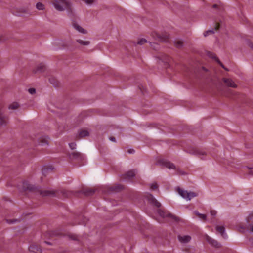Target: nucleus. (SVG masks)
<instances>
[{
	"label": "nucleus",
	"mask_w": 253,
	"mask_h": 253,
	"mask_svg": "<svg viewBox=\"0 0 253 253\" xmlns=\"http://www.w3.org/2000/svg\"><path fill=\"white\" fill-rule=\"evenodd\" d=\"M240 228H241V229L243 230V231H242L243 232L246 230V228L244 226H241V227H240Z\"/></svg>",
	"instance_id": "obj_46"
},
{
	"label": "nucleus",
	"mask_w": 253,
	"mask_h": 253,
	"mask_svg": "<svg viewBox=\"0 0 253 253\" xmlns=\"http://www.w3.org/2000/svg\"><path fill=\"white\" fill-rule=\"evenodd\" d=\"M251 48L253 49V45L251 46Z\"/></svg>",
	"instance_id": "obj_54"
},
{
	"label": "nucleus",
	"mask_w": 253,
	"mask_h": 253,
	"mask_svg": "<svg viewBox=\"0 0 253 253\" xmlns=\"http://www.w3.org/2000/svg\"><path fill=\"white\" fill-rule=\"evenodd\" d=\"M136 173V170L132 169L128 171L125 174L122 175V178L124 179H131L135 176Z\"/></svg>",
	"instance_id": "obj_9"
},
{
	"label": "nucleus",
	"mask_w": 253,
	"mask_h": 253,
	"mask_svg": "<svg viewBox=\"0 0 253 253\" xmlns=\"http://www.w3.org/2000/svg\"><path fill=\"white\" fill-rule=\"evenodd\" d=\"M89 135V132L86 130H82L79 132V138H82Z\"/></svg>",
	"instance_id": "obj_21"
},
{
	"label": "nucleus",
	"mask_w": 253,
	"mask_h": 253,
	"mask_svg": "<svg viewBox=\"0 0 253 253\" xmlns=\"http://www.w3.org/2000/svg\"><path fill=\"white\" fill-rule=\"evenodd\" d=\"M70 237L72 238L73 240H76L77 237L76 235H71L70 236Z\"/></svg>",
	"instance_id": "obj_44"
},
{
	"label": "nucleus",
	"mask_w": 253,
	"mask_h": 253,
	"mask_svg": "<svg viewBox=\"0 0 253 253\" xmlns=\"http://www.w3.org/2000/svg\"><path fill=\"white\" fill-rule=\"evenodd\" d=\"M77 42L81 45L87 46L88 45L90 42L89 41H84L81 39H78L76 40Z\"/></svg>",
	"instance_id": "obj_22"
},
{
	"label": "nucleus",
	"mask_w": 253,
	"mask_h": 253,
	"mask_svg": "<svg viewBox=\"0 0 253 253\" xmlns=\"http://www.w3.org/2000/svg\"><path fill=\"white\" fill-rule=\"evenodd\" d=\"M216 213H217L216 211H215L214 210H211V214L212 216H215L216 214Z\"/></svg>",
	"instance_id": "obj_39"
},
{
	"label": "nucleus",
	"mask_w": 253,
	"mask_h": 253,
	"mask_svg": "<svg viewBox=\"0 0 253 253\" xmlns=\"http://www.w3.org/2000/svg\"><path fill=\"white\" fill-rule=\"evenodd\" d=\"M249 174H250V175H253V172L251 171L249 172Z\"/></svg>",
	"instance_id": "obj_49"
},
{
	"label": "nucleus",
	"mask_w": 253,
	"mask_h": 253,
	"mask_svg": "<svg viewBox=\"0 0 253 253\" xmlns=\"http://www.w3.org/2000/svg\"><path fill=\"white\" fill-rule=\"evenodd\" d=\"M69 158L71 160L82 161L84 159V155L79 152L74 151L68 154Z\"/></svg>",
	"instance_id": "obj_5"
},
{
	"label": "nucleus",
	"mask_w": 253,
	"mask_h": 253,
	"mask_svg": "<svg viewBox=\"0 0 253 253\" xmlns=\"http://www.w3.org/2000/svg\"><path fill=\"white\" fill-rule=\"evenodd\" d=\"M183 42L180 41H178L175 42V46L178 48H180V47H182L183 45Z\"/></svg>",
	"instance_id": "obj_33"
},
{
	"label": "nucleus",
	"mask_w": 253,
	"mask_h": 253,
	"mask_svg": "<svg viewBox=\"0 0 253 253\" xmlns=\"http://www.w3.org/2000/svg\"><path fill=\"white\" fill-rule=\"evenodd\" d=\"M219 24H216V26H215V30H217V29H218V28H219Z\"/></svg>",
	"instance_id": "obj_45"
},
{
	"label": "nucleus",
	"mask_w": 253,
	"mask_h": 253,
	"mask_svg": "<svg viewBox=\"0 0 253 253\" xmlns=\"http://www.w3.org/2000/svg\"><path fill=\"white\" fill-rule=\"evenodd\" d=\"M146 42H147V40L145 39L142 38L138 41L137 44L139 45H143Z\"/></svg>",
	"instance_id": "obj_31"
},
{
	"label": "nucleus",
	"mask_w": 253,
	"mask_h": 253,
	"mask_svg": "<svg viewBox=\"0 0 253 253\" xmlns=\"http://www.w3.org/2000/svg\"><path fill=\"white\" fill-rule=\"evenodd\" d=\"M177 172H178V173L179 174H181V175H185V174H186V173L185 172L182 171L181 170H178Z\"/></svg>",
	"instance_id": "obj_42"
},
{
	"label": "nucleus",
	"mask_w": 253,
	"mask_h": 253,
	"mask_svg": "<svg viewBox=\"0 0 253 253\" xmlns=\"http://www.w3.org/2000/svg\"><path fill=\"white\" fill-rule=\"evenodd\" d=\"M123 188V187L122 185L120 184H116L114 186H113L110 188V190L111 191L114 192H119L121 190H122Z\"/></svg>",
	"instance_id": "obj_19"
},
{
	"label": "nucleus",
	"mask_w": 253,
	"mask_h": 253,
	"mask_svg": "<svg viewBox=\"0 0 253 253\" xmlns=\"http://www.w3.org/2000/svg\"><path fill=\"white\" fill-rule=\"evenodd\" d=\"M205 239L206 241L211 246L215 248H220L221 246V244L217 242V241L211 238L208 235H206Z\"/></svg>",
	"instance_id": "obj_7"
},
{
	"label": "nucleus",
	"mask_w": 253,
	"mask_h": 253,
	"mask_svg": "<svg viewBox=\"0 0 253 253\" xmlns=\"http://www.w3.org/2000/svg\"><path fill=\"white\" fill-rule=\"evenodd\" d=\"M48 140L45 138H41L39 140V144L43 146V145L48 144Z\"/></svg>",
	"instance_id": "obj_25"
},
{
	"label": "nucleus",
	"mask_w": 253,
	"mask_h": 253,
	"mask_svg": "<svg viewBox=\"0 0 253 253\" xmlns=\"http://www.w3.org/2000/svg\"><path fill=\"white\" fill-rule=\"evenodd\" d=\"M178 239L180 242L183 243H186L191 240V237L189 235H185L183 236L178 235Z\"/></svg>",
	"instance_id": "obj_16"
},
{
	"label": "nucleus",
	"mask_w": 253,
	"mask_h": 253,
	"mask_svg": "<svg viewBox=\"0 0 253 253\" xmlns=\"http://www.w3.org/2000/svg\"><path fill=\"white\" fill-rule=\"evenodd\" d=\"M214 33V30H208V31H205L204 33V36L205 37H206L209 34H213Z\"/></svg>",
	"instance_id": "obj_32"
},
{
	"label": "nucleus",
	"mask_w": 253,
	"mask_h": 253,
	"mask_svg": "<svg viewBox=\"0 0 253 253\" xmlns=\"http://www.w3.org/2000/svg\"><path fill=\"white\" fill-rule=\"evenodd\" d=\"M217 7V4H214V5H213V8H216V7Z\"/></svg>",
	"instance_id": "obj_50"
},
{
	"label": "nucleus",
	"mask_w": 253,
	"mask_h": 253,
	"mask_svg": "<svg viewBox=\"0 0 253 253\" xmlns=\"http://www.w3.org/2000/svg\"><path fill=\"white\" fill-rule=\"evenodd\" d=\"M224 69L226 71H229V70L226 68H225V69Z\"/></svg>",
	"instance_id": "obj_52"
},
{
	"label": "nucleus",
	"mask_w": 253,
	"mask_h": 253,
	"mask_svg": "<svg viewBox=\"0 0 253 253\" xmlns=\"http://www.w3.org/2000/svg\"><path fill=\"white\" fill-rule=\"evenodd\" d=\"M45 243H47V244H49V245H50V244H51L50 243H49V242H46V241H45Z\"/></svg>",
	"instance_id": "obj_51"
},
{
	"label": "nucleus",
	"mask_w": 253,
	"mask_h": 253,
	"mask_svg": "<svg viewBox=\"0 0 253 253\" xmlns=\"http://www.w3.org/2000/svg\"><path fill=\"white\" fill-rule=\"evenodd\" d=\"M177 191L178 194L183 198L186 199L187 198L188 192L186 190H184L180 188H178Z\"/></svg>",
	"instance_id": "obj_18"
},
{
	"label": "nucleus",
	"mask_w": 253,
	"mask_h": 253,
	"mask_svg": "<svg viewBox=\"0 0 253 253\" xmlns=\"http://www.w3.org/2000/svg\"><path fill=\"white\" fill-rule=\"evenodd\" d=\"M6 221L9 224H13L15 222H19L20 221L19 219H7Z\"/></svg>",
	"instance_id": "obj_29"
},
{
	"label": "nucleus",
	"mask_w": 253,
	"mask_h": 253,
	"mask_svg": "<svg viewBox=\"0 0 253 253\" xmlns=\"http://www.w3.org/2000/svg\"><path fill=\"white\" fill-rule=\"evenodd\" d=\"M49 81H50V82L51 84H53V85H54L55 86H57V84H55L53 82V81H54V79H49Z\"/></svg>",
	"instance_id": "obj_41"
},
{
	"label": "nucleus",
	"mask_w": 253,
	"mask_h": 253,
	"mask_svg": "<svg viewBox=\"0 0 253 253\" xmlns=\"http://www.w3.org/2000/svg\"><path fill=\"white\" fill-rule=\"evenodd\" d=\"M157 212L159 215L163 218L168 217L171 218L172 219L175 221H178L179 220V218L176 216L172 214L171 213L165 211L161 209H158L157 210Z\"/></svg>",
	"instance_id": "obj_4"
},
{
	"label": "nucleus",
	"mask_w": 253,
	"mask_h": 253,
	"mask_svg": "<svg viewBox=\"0 0 253 253\" xmlns=\"http://www.w3.org/2000/svg\"><path fill=\"white\" fill-rule=\"evenodd\" d=\"M22 188L24 191L29 190L30 191H37L43 197L54 196L56 191L53 190H40L35 186L30 184L28 182L24 181L22 184Z\"/></svg>",
	"instance_id": "obj_1"
},
{
	"label": "nucleus",
	"mask_w": 253,
	"mask_h": 253,
	"mask_svg": "<svg viewBox=\"0 0 253 253\" xmlns=\"http://www.w3.org/2000/svg\"><path fill=\"white\" fill-rule=\"evenodd\" d=\"M36 8L39 10H42L44 9V5L42 3L38 2L36 4Z\"/></svg>",
	"instance_id": "obj_26"
},
{
	"label": "nucleus",
	"mask_w": 253,
	"mask_h": 253,
	"mask_svg": "<svg viewBox=\"0 0 253 253\" xmlns=\"http://www.w3.org/2000/svg\"><path fill=\"white\" fill-rule=\"evenodd\" d=\"M215 228L217 231L218 232L221 234V235L223 238H227V236L225 233V229L224 226H216Z\"/></svg>",
	"instance_id": "obj_13"
},
{
	"label": "nucleus",
	"mask_w": 253,
	"mask_h": 253,
	"mask_svg": "<svg viewBox=\"0 0 253 253\" xmlns=\"http://www.w3.org/2000/svg\"><path fill=\"white\" fill-rule=\"evenodd\" d=\"M150 188L152 190H155L158 188V185L156 182H154L151 184H150Z\"/></svg>",
	"instance_id": "obj_30"
},
{
	"label": "nucleus",
	"mask_w": 253,
	"mask_h": 253,
	"mask_svg": "<svg viewBox=\"0 0 253 253\" xmlns=\"http://www.w3.org/2000/svg\"><path fill=\"white\" fill-rule=\"evenodd\" d=\"M28 91L30 94H33L36 92V90L34 88H30L28 89Z\"/></svg>",
	"instance_id": "obj_37"
},
{
	"label": "nucleus",
	"mask_w": 253,
	"mask_h": 253,
	"mask_svg": "<svg viewBox=\"0 0 253 253\" xmlns=\"http://www.w3.org/2000/svg\"><path fill=\"white\" fill-rule=\"evenodd\" d=\"M208 55L210 57L212 58V59H215L216 61H217V59H218L215 55V54L214 53H209L208 54Z\"/></svg>",
	"instance_id": "obj_34"
},
{
	"label": "nucleus",
	"mask_w": 253,
	"mask_h": 253,
	"mask_svg": "<svg viewBox=\"0 0 253 253\" xmlns=\"http://www.w3.org/2000/svg\"><path fill=\"white\" fill-rule=\"evenodd\" d=\"M146 198L148 200V201L153 205L156 206L157 208H159L161 207V203L154 197L152 194L150 193L147 194Z\"/></svg>",
	"instance_id": "obj_6"
},
{
	"label": "nucleus",
	"mask_w": 253,
	"mask_h": 253,
	"mask_svg": "<svg viewBox=\"0 0 253 253\" xmlns=\"http://www.w3.org/2000/svg\"><path fill=\"white\" fill-rule=\"evenodd\" d=\"M127 152L129 153H134L135 151L134 149H129Z\"/></svg>",
	"instance_id": "obj_43"
},
{
	"label": "nucleus",
	"mask_w": 253,
	"mask_h": 253,
	"mask_svg": "<svg viewBox=\"0 0 253 253\" xmlns=\"http://www.w3.org/2000/svg\"><path fill=\"white\" fill-rule=\"evenodd\" d=\"M69 145L70 148L72 150H74L76 148V144L74 142H73V143H69Z\"/></svg>",
	"instance_id": "obj_35"
},
{
	"label": "nucleus",
	"mask_w": 253,
	"mask_h": 253,
	"mask_svg": "<svg viewBox=\"0 0 253 253\" xmlns=\"http://www.w3.org/2000/svg\"><path fill=\"white\" fill-rule=\"evenodd\" d=\"M1 108H0V125L5 126L7 123L8 117L4 114Z\"/></svg>",
	"instance_id": "obj_8"
},
{
	"label": "nucleus",
	"mask_w": 253,
	"mask_h": 253,
	"mask_svg": "<svg viewBox=\"0 0 253 253\" xmlns=\"http://www.w3.org/2000/svg\"><path fill=\"white\" fill-rule=\"evenodd\" d=\"M194 212L199 217H200L202 219H203L204 220H206V218H207L206 215L203 214H201V213H199L197 211H195Z\"/></svg>",
	"instance_id": "obj_27"
},
{
	"label": "nucleus",
	"mask_w": 253,
	"mask_h": 253,
	"mask_svg": "<svg viewBox=\"0 0 253 253\" xmlns=\"http://www.w3.org/2000/svg\"><path fill=\"white\" fill-rule=\"evenodd\" d=\"M250 241L251 244L253 245V238L250 239Z\"/></svg>",
	"instance_id": "obj_47"
},
{
	"label": "nucleus",
	"mask_w": 253,
	"mask_h": 253,
	"mask_svg": "<svg viewBox=\"0 0 253 253\" xmlns=\"http://www.w3.org/2000/svg\"><path fill=\"white\" fill-rule=\"evenodd\" d=\"M197 196V194L194 192H188L187 198L186 200H190L192 198L195 197Z\"/></svg>",
	"instance_id": "obj_23"
},
{
	"label": "nucleus",
	"mask_w": 253,
	"mask_h": 253,
	"mask_svg": "<svg viewBox=\"0 0 253 253\" xmlns=\"http://www.w3.org/2000/svg\"><path fill=\"white\" fill-rule=\"evenodd\" d=\"M248 169H251L252 168H251L248 167Z\"/></svg>",
	"instance_id": "obj_53"
},
{
	"label": "nucleus",
	"mask_w": 253,
	"mask_h": 253,
	"mask_svg": "<svg viewBox=\"0 0 253 253\" xmlns=\"http://www.w3.org/2000/svg\"><path fill=\"white\" fill-rule=\"evenodd\" d=\"M157 37L160 41L165 42L169 39V35L166 33L162 34H158Z\"/></svg>",
	"instance_id": "obj_17"
},
{
	"label": "nucleus",
	"mask_w": 253,
	"mask_h": 253,
	"mask_svg": "<svg viewBox=\"0 0 253 253\" xmlns=\"http://www.w3.org/2000/svg\"><path fill=\"white\" fill-rule=\"evenodd\" d=\"M51 3L57 10L62 11L67 9L71 14L72 13L71 3L69 0H52Z\"/></svg>",
	"instance_id": "obj_2"
},
{
	"label": "nucleus",
	"mask_w": 253,
	"mask_h": 253,
	"mask_svg": "<svg viewBox=\"0 0 253 253\" xmlns=\"http://www.w3.org/2000/svg\"><path fill=\"white\" fill-rule=\"evenodd\" d=\"M186 152L190 155L198 156L201 159H203L204 158L203 157V156H205L207 154L206 152L194 148H188L186 150Z\"/></svg>",
	"instance_id": "obj_3"
},
{
	"label": "nucleus",
	"mask_w": 253,
	"mask_h": 253,
	"mask_svg": "<svg viewBox=\"0 0 253 253\" xmlns=\"http://www.w3.org/2000/svg\"><path fill=\"white\" fill-rule=\"evenodd\" d=\"M159 163L163 166L169 168V169H175V167L174 166V165L171 163L169 161H168L167 160H161V161H160Z\"/></svg>",
	"instance_id": "obj_11"
},
{
	"label": "nucleus",
	"mask_w": 253,
	"mask_h": 253,
	"mask_svg": "<svg viewBox=\"0 0 253 253\" xmlns=\"http://www.w3.org/2000/svg\"><path fill=\"white\" fill-rule=\"evenodd\" d=\"M223 81L224 82V83L226 84L227 86L236 88L237 87V85L234 83V82L230 79H227V78H223Z\"/></svg>",
	"instance_id": "obj_14"
},
{
	"label": "nucleus",
	"mask_w": 253,
	"mask_h": 253,
	"mask_svg": "<svg viewBox=\"0 0 253 253\" xmlns=\"http://www.w3.org/2000/svg\"><path fill=\"white\" fill-rule=\"evenodd\" d=\"M19 105L16 102H13L9 105L8 108L9 109L15 110L18 108Z\"/></svg>",
	"instance_id": "obj_24"
},
{
	"label": "nucleus",
	"mask_w": 253,
	"mask_h": 253,
	"mask_svg": "<svg viewBox=\"0 0 253 253\" xmlns=\"http://www.w3.org/2000/svg\"><path fill=\"white\" fill-rule=\"evenodd\" d=\"M83 0L87 4H91L94 2V0Z\"/></svg>",
	"instance_id": "obj_36"
},
{
	"label": "nucleus",
	"mask_w": 253,
	"mask_h": 253,
	"mask_svg": "<svg viewBox=\"0 0 253 253\" xmlns=\"http://www.w3.org/2000/svg\"><path fill=\"white\" fill-rule=\"evenodd\" d=\"M46 70V67L42 63L40 64L37 67L33 70L34 73H42Z\"/></svg>",
	"instance_id": "obj_15"
},
{
	"label": "nucleus",
	"mask_w": 253,
	"mask_h": 253,
	"mask_svg": "<svg viewBox=\"0 0 253 253\" xmlns=\"http://www.w3.org/2000/svg\"><path fill=\"white\" fill-rule=\"evenodd\" d=\"M250 230L252 232H253V225L251 227Z\"/></svg>",
	"instance_id": "obj_48"
},
{
	"label": "nucleus",
	"mask_w": 253,
	"mask_h": 253,
	"mask_svg": "<svg viewBox=\"0 0 253 253\" xmlns=\"http://www.w3.org/2000/svg\"><path fill=\"white\" fill-rule=\"evenodd\" d=\"M217 62L219 64V65L222 68H223V69H225V67L224 66V65L222 63V62L218 59H217Z\"/></svg>",
	"instance_id": "obj_38"
},
{
	"label": "nucleus",
	"mask_w": 253,
	"mask_h": 253,
	"mask_svg": "<svg viewBox=\"0 0 253 253\" xmlns=\"http://www.w3.org/2000/svg\"><path fill=\"white\" fill-rule=\"evenodd\" d=\"M29 250L30 251L34 252L35 253H42V252L41 248L36 244L31 245L29 247Z\"/></svg>",
	"instance_id": "obj_12"
},
{
	"label": "nucleus",
	"mask_w": 253,
	"mask_h": 253,
	"mask_svg": "<svg viewBox=\"0 0 253 253\" xmlns=\"http://www.w3.org/2000/svg\"><path fill=\"white\" fill-rule=\"evenodd\" d=\"M53 168L51 167H44L43 168L42 171L43 174H45L49 170H52Z\"/></svg>",
	"instance_id": "obj_28"
},
{
	"label": "nucleus",
	"mask_w": 253,
	"mask_h": 253,
	"mask_svg": "<svg viewBox=\"0 0 253 253\" xmlns=\"http://www.w3.org/2000/svg\"><path fill=\"white\" fill-rule=\"evenodd\" d=\"M95 189L90 188H83L81 192L84 194L85 196H89L92 195L95 193Z\"/></svg>",
	"instance_id": "obj_10"
},
{
	"label": "nucleus",
	"mask_w": 253,
	"mask_h": 253,
	"mask_svg": "<svg viewBox=\"0 0 253 253\" xmlns=\"http://www.w3.org/2000/svg\"><path fill=\"white\" fill-rule=\"evenodd\" d=\"M109 139H110V140H111L112 142H116L115 138L114 137H113V136L110 137H109Z\"/></svg>",
	"instance_id": "obj_40"
},
{
	"label": "nucleus",
	"mask_w": 253,
	"mask_h": 253,
	"mask_svg": "<svg viewBox=\"0 0 253 253\" xmlns=\"http://www.w3.org/2000/svg\"><path fill=\"white\" fill-rule=\"evenodd\" d=\"M74 27L77 30H78V31H79L80 32H81L83 34H86L87 33V31L86 30H85L83 28H82V27H81L77 24H74Z\"/></svg>",
	"instance_id": "obj_20"
}]
</instances>
